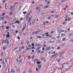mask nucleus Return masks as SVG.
Masks as SVG:
<instances>
[{"mask_svg": "<svg viewBox=\"0 0 73 73\" xmlns=\"http://www.w3.org/2000/svg\"><path fill=\"white\" fill-rule=\"evenodd\" d=\"M32 19V16L31 17H29L28 19V23H29L31 21V20Z\"/></svg>", "mask_w": 73, "mask_h": 73, "instance_id": "f257e3e1", "label": "nucleus"}, {"mask_svg": "<svg viewBox=\"0 0 73 73\" xmlns=\"http://www.w3.org/2000/svg\"><path fill=\"white\" fill-rule=\"evenodd\" d=\"M7 35L6 37H7V38H9V37H10L9 32H7Z\"/></svg>", "mask_w": 73, "mask_h": 73, "instance_id": "f03ea898", "label": "nucleus"}, {"mask_svg": "<svg viewBox=\"0 0 73 73\" xmlns=\"http://www.w3.org/2000/svg\"><path fill=\"white\" fill-rule=\"evenodd\" d=\"M58 54V53H57L54 54L52 56H51L50 58H53V57H55V56H57V55Z\"/></svg>", "mask_w": 73, "mask_h": 73, "instance_id": "7ed1b4c3", "label": "nucleus"}, {"mask_svg": "<svg viewBox=\"0 0 73 73\" xmlns=\"http://www.w3.org/2000/svg\"><path fill=\"white\" fill-rule=\"evenodd\" d=\"M16 23H18V24H20V21H17L15 22L14 23V24H16Z\"/></svg>", "mask_w": 73, "mask_h": 73, "instance_id": "20e7f679", "label": "nucleus"}, {"mask_svg": "<svg viewBox=\"0 0 73 73\" xmlns=\"http://www.w3.org/2000/svg\"><path fill=\"white\" fill-rule=\"evenodd\" d=\"M7 48V46H4L3 48V50H5V49H6Z\"/></svg>", "mask_w": 73, "mask_h": 73, "instance_id": "39448f33", "label": "nucleus"}, {"mask_svg": "<svg viewBox=\"0 0 73 73\" xmlns=\"http://www.w3.org/2000/svg\"><path fill=\"white\" fill-rule=\"evenodd\" d=\"M51 13L53 14V13H55V11L54 10H53L52 11H51Z\"/></svg>", "mask_w": 73, "mask_h": 73, "instance_id": "423d86ee", "label": "nucleus"}, {"mask_svg": "<svg viewBox=\"0 0 73 73\" xmlns=\"http://www.w3.org/2000/svg\"><path fill=\"white\" fill-rule=\"evenodd\" d=\"M50 47H47L46 48V50H49V49H50Z\"/></svg>", "mask_w": 73, "mask_h": 73, "instance_id": "0eeeda50", "label": "nucleus"}, {"mask_svg": "<svg viewBox=\"0 0 73 73\" xmlns=\"http://www.w3.org/2000/svg\"><path fill=\"white\" fill-rule=\"evenodd\" d=\"M49 5H46V6L44 7V8H49Z\"/></svg>", "mask_w": 73, "mask_h": 73, "instance_id": "6e6552de", "label": "nucleus"}, {"mask_svg": "<svg viewBox=\"0 0 73 73\" xmlns=\"http://www.w3.org/2000/svg\"><path fill=\"white\" fill-rule=\"evenodd\" d=\"M7 42V40H4L3 42V43H4L5 44Z\"/></svg>", "mask_w": 73, "mask_h": 73, "instance_id": "1a4fd4ad", "label": "nucleus"}, {"mask_svg": "<svg viewBox=\"0 0 73 73\" xmlns=\"http://www.w3.org/2000/svg\"><path fill=\"white\" fill-rule=\"evenodd\" d=\"M54 42V41H49V44H51V43H53Z\"/></svg>", "mask_w": 73, "mask_h": 73, "instance_id": "9d476101", "label": "nucleus"}, {"mask_svg": "<svg viewBox=\"0 0 73 73\" xmlns=\"http://www.w3.org/2000/svg\"><path fill=\"white\" fill-rule=\"evenodd\" d=\"M11 71L12 73H15V70H14L13 69L11 70Z\"/></svg>", "mask_w": 73, "mask_h": 73, "instance_id": "9b49d317", "label": "nucleus"}, {"mask_svg": "<svg viewBox=\"0 0 73 73\" xmlns=\"http://www.w3.org/2000/svg\"><path fill=\"white\" fill-rule=\"evenodd\" d=\"M38 66V69H40L41 68V65H40Z\"/></svg>", "mask_w": 73, "mask_h": 73, "instance_id": "f8f14e48", "label": "nucleus"}, {"mask_svg": "<svg viewBox=\"0 0 73 73\" xmlns=\"http://www.w3.org/2000/svg\"><path fill=\"white\" fill-rule=\"evenodd\" d=\"M25 27H26V24L25 25L24 27L22 29V31H24V30L25 29Z\"/></svg>", "mask_w": 73, "mask_h": 73, "instance_id": "ddd939ff", "label": "nucleus"}, {"mask_svg": "<svg viewBox=\"0 0 73 73\" xmlns=\"http://www.w3.org/2000/svg\"><path fill=\"white\" fill-rule=\"evenodd\" d=\"M66 40V38H64L62 39V42H63L64 41H65Z\"/></svg>", "mask_w": 73, "mask_h": 73, "instance_id": "4468645a", "label": "nucleus"}, {"mask_svg": "<svg viewBox=\"0 0 73 73\" xmlns=\"http://www.w3.org/2000/svg\"><path fill=\"white\" fill-rule=\"evenodd\" d=\"M60 31H61L62 32H65V30L61 29L60 30Z\"/></svg>", "mask_w": 73, "mask_h": 73, "instance_id": "2eb2a0df", "label": "nucleus"}, {"mask_svg": "<svg viewBox=\"0 0 73 73\" xmlns=\"http://www.w3.org/2000/svg\"><path fill=\"white\" fill-rule=\"evenodd\" d=\"M67 19L68 21H70V20H71V18L70 17H68Z\"/></svg>", "mask_w": 73, "mask_h": 73, "instance_id": "dca6fc26", "label": "nucleus"}, {"mask_svg": "<svg viewBox=\"0 0 73 73\" xmlns=\"http://www.w3.org/2000/svg\"><path fill=\"white\" fill-rule=\"evenodd\" d=\"M37 37L38 38H42V36H38Z\"/></svg>", "mask_w": 73, "mask_h": 73, "instance_id": "f3484780", "label": "nucleus"}, {"mask_svg": "<svg viewBox=\"0 0 73 73\" xmlns=\"http://www.w3.org/2000/svg\"><path fill=\"white\" fill-rule=\"evenodd\" d=\"M68 35H69V36H70V37H71V36H72V33H70Z\"/></svg>", "mask_w": 73, "mask_h": 73, "instance_id": "a211bd4d", "label": "nucleus"}, {"mask_svg": "<svg viewBox=\"0 0 73 73\" xmlns=\"http://www.w3.org/2000/svg\"><path fill=\"white\" fill-rule=\"evenodd\" d=\"M65 35L64 33H62L61 35V36H64Z\"/></svg>", "mask_w": 73, "mask_h": 73, "instance_id": "6ab92c4d", "label": "nucleus"}, {"mask_svg": "<svg viewBox=\"0 0 73 73\" xmlns=\"http://www.w3.org/2000/svg\"><path fill=\"white\" fill-rule=\"evenodd\" d=\"M26 41L27 44H29V41L28 40H26Z\"/></svg>", "mask_w": 73, "mask_h": 73, "instance_id": "aec40b11", "label": "nucleus"}, {"mask_svg": "<svg viewBox=\"0 0 73 73\" xmlns=\"http://www.w3.org/2000/svg\"><path fill=\"white\" fill-rule=\"evenodd\" d=\"M15 27H16V26L15 25H13L12 26V28H15Z\"/></svg>", "mask_w": 73, "mask_h": 73, "instance_id": "412c9836", "label": "nucleus"}, {"mask_svg": "<svg viewBox=\"0 0 73 73\" xmlns=\"http://www.w3.org/2000/svg\"><path fill=\"white\" fill-rule=\"evenodd\" d=\"M46 25V22H44L43 25L44 26V25Z\"/></svg>", "mask_w": 73, "mask_h": 73, "instance_id": "4be33fe9", "label": "nucleus"}, {"mask_svg": "<svg viewBox=\"0 0 73 73\" xmlns=\"http://www.w3.org/2000/svg\"><path fill=\"white\" fill-rule=\"evenodd\" d=\"M52 40H56V38L55 37H54V38H52Z\"/></svg>", "mask_w": 73, "mask_h": 73, "instance_id": "5701e85b", "label": "nucleus"}, {"mask_svg": "<svg viewBox=\"0 0 73 73\" xmlns=\"http://www.w3.org/2000/svg\"><path fill=\"white\" fill-rule=\"evenodd\" d=\"M5 14V13H2V15H1L2 16H3Z\"/></svg>", "mask_w": 73, "mask_h": 73, "instance_id": "b1692460", "label": "nucleus"}, {"mask_svg": "<svg viewBox=\"0 0 73 73\" xmlns=\"http://www.w3.org/2000/svg\"><path fill=\"white\" fill-rule=\"evenodd\" d=\"M66 24V22H64L62 23L63 25H64V24Z\"/></svg>", "mask_w": 73, "mask_h": 73, "instance_id": "393cba45", "label": "nucleus"}, {"mask_svg": "<svg viewBox=\"0 0 73 73\" xmlns=\"http://www.w3.org/2000/svg\"><path fill=\"white\" fill-rule=\"evenodd\" d=\"M41 52V51L40 50H38L37 51V53H40Z\"/></svg>", "mask_w": 73, "mask_h": 73, "instance_id": "a878e982", "label": "nucleus"}, {"mask_svg": "<svg viewBox=\"0 0 73 73\" xmlns=\"http://www.w3.org/2000/svg\"><path fill=\"white\" fill-rule=\"evenodd\" d=\"M9 27H6V29H9Z\"/></svg>", "mask_w": 73, "mask_h": 73, "instance_id": "bb28decb", "label": "nucleus"}, {"mask_svg": "<svg viewBox=\"0 0 73 73\" xmlns=\"http://www.w3.org/2000/svg\"><path fill=\"white\" fill-rule=\"evenodd\" d=\"M13 8V6H11L10 7L9 10H11V8Z\"/></svg>", "mask_w": 73, "mask_h": 73, "instance_id": "cd10ccee", "label": "nucleus"}, {"mask_svg": "<svg viewBox=\"0 0 73 73\" xmlns=\"http://www.w3.org/2000/svg\"><path fill=\"white\" fill-rule=\"evenodd\" d=\"M29 50V48L28 47H27L26 48V50L28 51V50Z\"/></svg>", "mask_w": 73, "mask_h": 73, "instance_id": "c85d7f7f", "label": "nucleus"}, {"mask_svg": "<svg viewBox=\"0 0 73 73\" xmlns=\"http://www.w3.org/2000/svg\"><path fill=\"white\" fill-rule=\"evenodd\" d=\"M5 62H7V58H5Z\"/></svg>", "mask_w": 73, "mask_h": 73, "instance_id": "c756f323", "label": "nucleus"}, {"mask_svg": "<svg viewBox=\"0 0 73 73\" xmlns=\"http://www.w3.org/2000/svg\"><path fill=\"white\" fill-rule=\"evenodd\" d=\"M23 13L24 14H26L27 13V11H25L23 12Z\"/></svg>", "mask_w": 73, "mask_h": 73, "instance_id": "7c9ffc66", "label": "nucleus"}, {"mask_svg": "<svg viewBox=\"0 0 73 73\" xmlns=\"http://www.w3.org/2000/svg\"><path fill=\"white\" fill-rule=\"evenodd\" d=\"M10 15H13L12 12H10Z\"/></svg>", "mask_w": 73, "mask_h": 73, "instance_id": "2f4dec72", "label": "nucleus"}, {"mask_svg": "<svg viewBox=\"0 0 73 73\" xmlns=\"http://www.w3.org/2000/svg\"><path fill=\"white\" fill-rule=\"evenodd\" d=\"M58 33H60V31H61V30H57Z\"/></svg>", "mask_w": 73, "mask_h": 73, "instance_id": "473e14b6", "label": "nucleus"}, {"mask_svg": "<svg viewBox=\"0 0 73 73\" xmlns=\"http://www.w3.org/2000/svg\"><path fill=\"white\" fill-rule=\"evenodd\" d=\"M32 11H30L29 13H28V15H30V14H31V13H32Z\"/></svg>", "mask_w": 73, "mask_h": 73, "instance_id": "72a5a7b5", "label": "nucleus"}, {"mask_svg": "<svg viewBox=\"0 0 73 73\" xmlns=\"http://www.w3.org/2000/svg\"><path fill=\"white\" fill-rule=\"evenodd\" d=\"M37 64H41V62H37Z\"/></svg>", "mask_w": 73, "mask_h": 73, "instance_id": "f704fd0d", "label": "nucleus"}, {"mask_svg": "<svg viewBox=\"0 0 73 73\" xmlns=\"http://www.w3.org/2000/svg\"><path fill=\"white\" fill-rule=\"evenodd\" d=\"M69 17V15H67L66 16L65 18H67V17Z\"/></svg>", "mask_w": 73, "mask_h": 73, "instance_id": "c9c22d12", "label": "nucleus"}, {"mask_svg": "<svg viewBox=\"0 0 73 73\" xmlns=\"http://www.w3.org/2000/svg\"><path fill=\"white\" fill-rule=\"evenodd\" d=\"M38 33V31L35 32V34H37Z\"/></svg>", "mask_w": 73, "mask_h": 73, "instance_id": "e433bc0d", "label": "nucleus"}, {"mask_svg": "<svg viewBox=\"0 0 73 73\" xmlns=\"http://www.w3.org/2000/svg\"><path fill=\"white\" fill-rule=\"evenodd\" d=\"M29 15L28 14L27 16V19H28V17H29Z\"/></svg>", "mask_w": 73, "mask_h": 73, "instance_id": "4c0bfd02", "label": "nucleus"}, {"mask_svg": "<svg viewBox=\"0 0 73 73\" xmlns=\"http://www.w3.org/2000/svg\"><path fill=\"white\" fill-rule=\"evenodd\" d=\"M58 17V15H57L55 16V17L56 18H57V17Z\"/></svg>", "mask_w": 73, "mask_h": 73, "instance_id": "58836bf2", "label": "nucleus"}, {"mask_svg": "<svg viewBox=\"0 0 73 73\" xmlns=\"http://www.w3.org/2000/svg\"><path fill=\"white\" fill-rule=\"evenodd\" d=\"M65 21H68V19L66 18L65 20Z\"/></svg>", "mask_w": 73, "mask_h": 73, "instance_id": "ea45409f", "label": "nucleus"}, {"mask_svg": "<svg viewBox=\"0 0 73 73\" xmlns=\"http://www.w3.org/2000/svg\"><path fill=\"white\" fill-rule=\"evenodd\" d=\"M60 61H61V59H59L58 61V62H60Z\"/></svg>", "mask_w": 73, "mask_h": 73, "instance_id": "a19ab883", "label": "nucleus"}, {"mask_svg": "<svg viewBox=\"0 0 73 73\" xmlns=\"http://www.w3.org/2000/svg\"><path fill=\"white\" fill-rule=\"evenodd\" d=\"M4 17H2L1 18V20H3V19H4Z\"/></svg>", "mask_w": 73, "mask_h": 73, "instance_id": "79ce46f5", "label": "nucleus"}, {"mask_svg": "<svg viewBox=\"0 0 73 73\" xmlns=\"http://www.w3.org/2000/svg\"><path fill=\"white\" fill-rule=\"evenodd\" d=\"M7 3H6L5 4V7L6 8V9H7Z\"/></svg>", "mask_w": 73, "mask_h": 73, "instance_id": "37998d69", "label": "nucleus"}, {"mask_svg": "<svg viewBox=\"0 0 73 73\" xmlns=\"http://www.w3.org/2000/svg\"><path fill=\"white\" fill-rule=\"evenodd\" d=\"M18 52L19 51H18V50H16L15 51V53H18Z\"/></svg>", "mask_w": 73, "mask_h": 73, "instance_id": "c03bdc74", "label": "nucleus"}, {"mask_svg": "<svg viewBox=\"0 0 73 73\" xmlns=\"http://www.w3.org/2000/svg\"><path fill=\"white\" fill-rule=\"evenodd\" d=\"M40 47H39L37 48L36 49V50H38V49H40Z\"/></svg>", "mask_w": 73, "mask_h": 73, "instance_id": "a18cd8bd", "label": "nucleus"}, {"mask_svg": "<svg viewBox=\"0 0 73 73\" xmlns=\"http://www.w3.org/2000/svg\"><path fill=\"white\" fill-rule=\"evenodd\" d=\"M44 59V57H42L41 58V60H43Z\"/></svg>", "mask_w": 73, "mask_h": 73, "instance_id": "49530a36", "label": "nucleus"}, {"mask_svg": "<svg viewBox=\"0 0 73 73\" xmlns=\"http://www.w3.org/2000/svg\"><path fill=\"white\" fill-rule=\"evenodd\" d=\"M51 19V17H48L47 18V19L48 20H49V19Z\"/></svg>", "mask_w": 73, "mask_h": 73, "instance_id": "de8ad7c7", "label": "nucleus"}, {"mask_svg": "<svg viewBox=\"0 0 73 73\" xmlns=\"http://www.w3.org/2000/svg\"><path fill=\"white\" fill-rule=\"evenodd\" d=\"M44 50H45V47H43L42 48V50L44 51Z\"/></svg>", "mask_w": 73, "mask_h": 73, "instance_id": "09e8293b", "label": "nucleus"}, {"mask_svg": "<svg viewBox=\"0 0 73 73\" xmlns=\"http://www.w3.org/2000/svg\"><path fill=\"white\" fill-rule=\"evenodd\" d=\"M21 45H23L24 44V43H23V42H21Z\"/></svg>", "mask_w": 73, "mask_h": 73, "instance_id": "8fccbe9b", "label": "nucleus"}, {"mask_svg": "<svg viewBox=\"0 0 73 73\" xmlns=\"http://www.w3.org/2000/svg\"><path fill=\"white\" fill-rule=\"evenodd\" d=\"M50 3V1H48V2H47V4H49V3Z\"/></svg>", "mask_w": 73, "mask_h": 73, "instance_id": "3c124183", "label": "nucleus"}, {"mask_svg": "<svg viewBox=\"0 0 73 73\" xmlns=\"http://www.w3.org/2000/svg\"><path fill=\"white\" fill-rule=\"evenodd\" d=\"M64 53H65V52H63V53H61V54H60V55H61V56H62V54H64Z\"/></svg>", "mask_w": 73, "mask_h": 73, "instance_id": "603ef678", "label": "nucleus"}, {"mask_svg": "<svg viewBox=\"0 0 73 73\" xmlns=\"http://www.w3.org/2000/svg\"><path fill=\"white\" fill-rule=\"evenodd\" d=\"M35 23V22H33L32 23V25H34V24Z\"/></svg>", "mask_w": 73, "mask_h": 73, "instance_id": "864d4df0", "label": "nucleus"}, {"mask_svg": "<svg viewBox=\"0 0 73 73\" xmlns=\"http://www.w3.org/2000/svg\"><path fill=\"white\" fill-rule=\"evenodd\" d=\"M34 58H35V56H33L32 57V59H34Z\"/></svg>", "mask_w": 73, "mask_h": 73, "instance_id": "5fc2aeb1", "label": "nucleus"}, {"mask_svg": "<svg viewBox=\"0 0 73 73\" xmlns=\"http://www.w3.org/2000/svg\"><path fill=\"white\" fill-rule=\"evenodd\" d=\"M57 38L58 39V38H60V36H57Z\"/></svg>", "mask_w": 73, "mask_h": 73, "instance_id": "6e6d98bb", "label": "nucleus"}, {"mask_svg": "<svg viewBox=\"0 0 73 73\" xmlns=\"http://www.w3.org/2000/svg\"><path fill=\"white\" fill-rule=\"evenodd\" d=\"M32 52H35V50H32Z\"/></svg>", "mask_w": 73, "mask_h": 73, "instance_id": "4d7b16f0", "label": "nucleus"}, {"mask_svg": "<svg viewBox=\"0 0 73 73\" xmlns=\"http://www.w3.org/2000/svg\"><path fill=\"white\" fill-rule=\"evenodd\" d=\"M56 53V52H54L52 53V54H54Z\"/></svg>", "mask_w": 73, "mask_h": 73, "instance_id": "13d9d810", "label": "nucleus"}, {"mask_svg": "<svg viewBox=\"0 0 73 73\" xmlns=\"http://www.w3.org/2000/svg\"><path fill=\"white\" fill-rule=\"evenodd\" d=\"M60 47H58L57 49V50H58V49H60Z\"/></svg>", "mask_w": 73, "mask_h": 73, "instance_id": "bf43d9fd", "label": "nucleus"}, {"mask_svg": "<svg viewBox=\"0 0 73 73\" xmlns=\"http://www.w3.org/2000/svg\"><path fill=\"white\" fill-rule=\"evenodd\" d=\"M40 8V7H37L36 9V10H37V9H39V8Z\"/></svg>", "mask_w": 73, "mask_h": 73, "instance_id": "052dcab7", "label": "nucleus"}, {"mask_svg": "<svg viewBox=\"0 0 73 73\" xmlns=\"http://www.w3.org/2000/svg\"><path fill=\"white\" fill-rule=\"evenodd\" d=\"M32 46H35V45H34L33 43H32Z\"/></svg>", "mask_w": 73, "mask_h": 73, "instance_id": "680f3d73", "label": "nucleus"}, {"mask_svg": "<svg viewBox=\"0 0 73 73\" xmlns=\"http://www.w3.org/2000/svg\"><path fill=\"white\" fill-rule=\"evenodd\" d=\"M21 55H20V56L19 57V58H21Z\"/></svg>", "mask_w": 73, "mask_h": 73, "instance_id": "e2e57ef3", "label": "nucleus"}, {"mask_svg": "<svg viewBox=\"0 0 73 73\" xmlns=\"http://www.w3.org/2000/svg\"><path fill=\"white\" fill-rule=\"evenodd\" d=\"M47 34H48V33L47 32L46 33H44V35H47Z\"/></svg>", "mask_w": 73, "mask_h": 73, "instance_id": "0e129e2a", "label": "nucleus"}, {"mask_svg": "<svg viewBox=\"0 0 73 73\" xmlns=\"http://www.w3.org/2000/svg\"><path fill=\"white\" fill-rule=\"evenodd\" d=\"M30 73H32V71L31 70H30Z\"/></svg>", "mask_w": 73, "mask_h": 73, "instance_id": "69168bd1", "label": "nucleus"}, {"mask_svg": "<svg viewBox=\"0 0 73 73\" xmlns=\"http://www.w3.org/2000/svg\"><path fill=\"white\" fill-rule=\"evenodd\" d=\"M40 7H43V5L42 4H41L40 5Z\"/></svg>", "mask_w": 73, "mask_h": 73, "instance_id": "338daca9", "label": "nucleus"}, {"mask_svg": "<svg viewBox=\"0 0 73 73\" xmlns=\"http://www.w3.org/2000/svg\"><path fill=\"white\" fill-rule=\"evenodd\" d=\"M71 52L72 53H73V50H72L71 51Z\"/></svg>", "mask_w": 73, "mask_h": 73, "instance_id": "774afa93", "label": "nucleus"}]
</instances>
